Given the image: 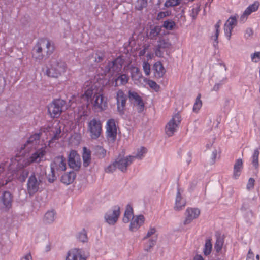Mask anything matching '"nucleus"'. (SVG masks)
Listing matches in <instances>:
<instances>
[{
    "label": "nucleus",
    "instance_id": "obj_39",
    "mask_svg": "<svg viewBox=\"0 0 260 260\" xmlns=\"http://www.w3.org/2000/svg\"><path fill=\"white\" fill-rule=\"evenodd\" d=\"M147 149L144 147H141L140 149H138L137 153L135 155L133 156L134 157V160L135 158L141 159L144 156L146 153Z\"/></svg>",
    "mask_w": 260,
    "mask_h": 260
},
{
    "label": "nucleus",
    "instance_id": "obj_36",
    "mask_svg": "<svg viewBox=\"0 0 260 260\" xmlns=\"http://www.w3.org/2000/svg\"><path fill=\"white\" fill-rule=\"evenodd\" d=\"M224 243L223 239L220 236H217L216 241L215 243L214 248L217 252H219L222 249Z\"/></svg>",
    "mask_w": 260,
    "mask_h": 260
},
{
    "label": "nucleus",
    "instance_id": "obj_49",
    "mask_svg": "<svg viewBox=\"0 0 260 260\" xmlns=\"http://www.w3.org/2000/svg\"><path fill=\"white\" fill-rule=\"evenodd\" d=\"M251 61L254 63L260 61V51L255 52L251 54Z\"/></svg>",
    "mask_w": 260,
    "mask_h": 260
},
{
    "label": "nucleus",
    "instance_id": "obj_37",
    "mask_svg": "<svg viewBox=\"0 0 260 260\" xmlns=\"http://www.w3.org/2000/svg\"><path fill=\"white\" fill-rule=\"evenodd\" d=\"M212 248L211 240L210 239H207L204 245L203 252L205 255H208L211 253Z\"/></svg>",
    "mask_w": 260,
    "mask_h": 260
},
{
    "label": "nucleus",
    "instance_id": "obj_26",
    "mask_svg": "<svg viewBox=\"0 0 260 260\" xmlns=\"http://www.w3.org/2000/svg\"><path fill=\"white\" fill-rule=\"evenodd\" d=\"M186 205V201L184 199L180 193L179 188H178L175 199V203L174 209L176 211L181 210Z\"/></svg>",
    "mask_w": 260,
    "mask_h": 260
},
{
    "label": "nucleus",
    "instance_id": "obj_35",
    "mask_svg": "<svg viewBox=\"0 0 260 260\" xmlns=\"http://www.w3.org/2000/svg\"><path fill=\"white\" fill-rule=\"evenodd\" d=\"M200 11V7L198 4L194 5L189 10V16L192 18V20H195L198 14Z\"/></svg>",
    "mask_w": 260,
    "mask_h": 260
},
{
    "label": "nucleus",
    "instance_id": "obj_59",
    "mask_svg": "<svg viewBox=\"0 0 260 260\" xmlns=\"http://www.w3.org/2000/svg\"><path fill=\"white\" fill-rule=\"evenodd\" d=\"M61 133V131L60 129H58L56 131L55 134H54V136L53 137V139H58L60 137V134Z\"/></svg>",
    "mask_w": 260,
    "mask_h": 260
},
{
    "label": "nucleus",
    "instance_id": "obj_18",
    "mask_svg": "<svg viewBox=\"0 0 260 260\" xmlns=\"http://www.w3.org/2000/svg\"><path fill=\"white\" fill-rule=\"evenodd\" d=\"M238 15H235L231 16L229 18L228 20L224 24V35L228 40H230L231 39L232 31L235 26L237 24Z\"/></svg>",
    "mask_w": 260,
    "mask_h": 260
},
{
    "label": "nucleus",
    "instance_id": "obj_6",
    "mask_svg": "<svg viewBox=\"0 0 260 260\" xmlns=\"http://www.w3.org/2000/svg\"><path fill=\"white\" fill-rule=\"evenodd\" d=\"M51 175H49L48 180L49 182H53L56 178V173L64 171L66 169V159L62 156L55 157L50 165Z\"/></svg>",
    "mask_w": 260,
    "mask_h": 260
},
{
    "label": "nucleus",
    "instance_id": "obj_53",
    "mask_svg": "<svg viewBox=\"0 0 260 260\" xmlns=\"http://www.w3.org/2000/svg\"><path fill=\"white\" fill-rule=\"evenodd\" d=\"M156 232V229L154 227H150L148 230L147 234L145 237H144V239H147L150 237H151L152 235L154 234Z\"/></svg>",
    "mask_w": 260,
    "mask_h": 260
},
{
    "label": "nucleus",
    "instance_id": "obj_63",
    "mask_svg": "<svg viewBox=\"0 0 260 260\" xmlns=\"http://www.w3.org/2000/svg\"><path fill=\"white\" fill-rule=\"evenodd\" d=\"M220 84L219 83L215 84L213 87V90L217 91L220 88Z\"/></svg>",
    "mask_w": 260,
    "mask_h": 260
},
{
    "label": "nucleus",
    "instance_id": "obj_28",
    "mask_svg": "<svg viewBox=\"0 0 260 260\" xmlns=\"http://www.w3.org/2000/svg\"><path fill=\"white\" fill-rule=\"evenodd\" d=\"M153 70L154 76L158 78L162 77L166 73V70L160 61H157L153 64Z\"/></svg>",
    "mask_w": 260,
    "mask_h": 260
},
{
    "label": "nucleus",
    "instance_id": "obj_32",
    "mask_svg": "<svg viewBox=\"0 0 260 260\" xmlns=\"http://www.w3.org/2000/svg\"><path fill=\"white\" fill-rule=\"evenodd\" d=\"M135 216L133 214V209L130 205H127L124 212V216L123 217V221L124 223H128L131 219Z\"/></svg>",
    "mask_w": 260,
    "mask_h": 260
},
{
    "label": "nucleus",
    "instance_id": "obj_13",
    "mask_svg": "<svg viewBox=\"0 0 260 260\" xmlns=\"http://www.w3.org/2000/svg\"><path fill=\"white\" fill-rule=\"evenodd\" d=\"M120 214V207L114 206L105 214L104 220L109 225H113L117 222Z\"/></svg>",
    "mask_w": 260,
    "mask_h": 260
},
{
    "label": "nucleus",
    "instance_id": "obj_54",
    "mask_svg": "<svg viewBox=\"0 0 260 260\" xmlns=\"http://www.w3.org/2000/svg\"><path fill=\"white\" fill-rule=\"evenodd\" d=\"M255 180L252 178H250L248 180L247 184V189L248 190H251L254 187Z\"/></svg>",
    "mask_w": 260,
    "mask_h": 260
},
{
    "label": "nucleus",
    "instance_id": "obj_24",
    "mask_svg": "<svg viewBox=\"0 0 260 260\" xmlns=\"http://www.w3.org/2000/svg\"><path fill=\"white\" fill-rule=\"evenodd\" d=\"M66 260H86V257L82 250L75 248L68 251Z\"/></svg>",
    "mask_w": 260,
    "mask_h": 260
},
{
    "label": "nucleus",
    "instance_id": "obj_38",
    "mask_svg": "<svg viewBox=\"0 0 260 260\" xmlns=\"http://www.w3.org/2000/svg\"><path fill=\"white\" fill-rule=\"evenodd\" d=\"M95 154L100 158H104L106 155V150L102 146H96L95 147Z\"/></svg>",
    "mask_w": 260,
    "mask_h": 260
},
{
    "label": "nucleus",
    "instance_id": "obj_23",
    "mask_svg": "<svg viewBox=\"0 0 260 260\" xmlns=\"http://www.w3.org/2000/svg\"><path fill=\"white\" fill-rule=\"evenodd\" d=\"M259 4L257 1H255L253 4L250 5L243 12L241 15L239 21L241 23H244L247 19L248 16L253 12L256 11L259 7Z\"/></svg>",
    "mask_w": 260,
    "mask_h": 260
},
{
    "label": "nucleus",
    "instance_id": "obj_62",
    "mask_svg": "<svg viewBox=\"0 0 260 260\" xmlns=\"http://www.w3.org/2000/svg\"><path fill=\"white\" fill-rule=\"evenodd\" d=\"M146 56L147 58V60H150V59H152L153 57H154V54L153 53L149 52L147 54Z\"/></svg>",
    "mask_w": 260,
    "mask_h": 260
},
{
    "label": "nucleus",
    "instance_id": "obj_45",
    "mask_svg": "<svg viewBox=\"0 0 260 260\" xmlns=\"http://www.w3.org/2000/svg\"><path fill=\"white\" fill-rule=\"evenodd\" d=\"M175 26V22L171 20L165 21L163 24V26L168 30H172Z\"/></svg>",
    "mask_w": 260,
    "mask_h": 260
},
{
    "label": "nucleus",
    "instance_id": "obj_42",
    "mask_svg": "<svg viewBox=\"0 0 260 260\" xmlns=\"http://www.w3.org/2000/svg\"><path fill=\"white\" fill-rule=\"evenodd\" d=\"M77 238L82 242H86L88 240L87 233L85 230H83L79 233Z\"/></svg>",
    "mask_w": 260,
    "mask_h": 260
},
{
    "label": "nucleus",
    "instance_id": "obj_40",
    "mask_svg": "<svg viewBox=\"0 0 260 260\" xmlns=\"http://www.w3.org/2000/svg\"><path fill=\"white\" fill-rule=\"evenodd\" d=\"M202 106V102L201 100V94H199L196 99L195 103L193 107V111L197 113Z\"/></svg>",
    "mask_w": 260,
    "mask_h": 260
},
{
    "label": "nucleus",
    "instance_id": "obj_3",
    "mask_svg": "<svg viewBox=\"0 0 260 260\" xmlns=\"http://www.w3.org/2000/svg\"><path fill=\"white\" fill-rule=\"evenodd\" d=\"M46 147H41L36 150L30 155H24L19 158V166L23 168L26 167L30 164L36 162L39 163L44 160L46 153Z\"/></svg>",
    "mask_w": 260,
    "mask_h": 260
},
{
    "label": "nucleus",
    "instance_id": "obj_22",
    "mask_svg": "<svg viewBox=\"0 0 260 260\" xmlns=\"http://www.w3.org/2000/svg\"><path fill=\"white\" fill-rule=\"evenodd\" d=\"M200 211L198 208H188L185 212V219L183 223L187 225L190 223L194 219L199 217Z\"/></svg>",
    "mask_w": 260,
    "mask_h": 260
},
{
    "label": "nucleus",
    "instance_id": "obj_41",
    "mask_svg": "<svg viewBox=\"0 0 260 260\" xmlns=\"http://www.w3.org/2000/svg\"><path fill=\"white\" fill-rule=\"evenodd\" d=\"M160 28L158 26H155L151 29L149 32V38L151 39H155L160 33Z\"/></svg>",
    "mask_w": 260,
    "mask_h": 260
},
{
    "label": "nucleus",
    "instance_id": "obj_47",
    "mask_svg": "<svg viewBox=\"0 0 260 260\" xmlns=\"http://www.w3.org/2000/svg\"><path fill=\"white\" fill-rule=\"evenodd\" d=\"M147 84L155 91H157L159 89V86L154 81L148 79L147 80Z\"/></svg>",
    "mask_w": 260,
    "mask_h": 260
},
{
    "label": "nucleus",
    "instance_id": "obj_19",
    "mask_svg": "<svg viewBox=\"0 0 260 260\" xmlns=\"http://www.w3.org/2000/svg\"><path fill=\"white\" fill-rule=\"evenodd\" d=\"M128 96L129 100L134 105L138 106V112H142L144 107V104L142 98L136 91L131 90L128 91Z\"/></svg>",
    "mask_w": 260,
    "mask_h": 260
},
{
    "label": "nucleus",
    "instance_id": "obj_20",
    "mask_svg": "<svg viewBox=\"0 0 260 260\" xmlns=\"http://www.w3.org/2000/svg\"><path fill=\"white\" fill-rule=\"evenodd\" d=\"M95 79L93 81H87L85 83V89L84 93L82 95V99H84V101L89 102L91 99L92 95L95 93V89L98 87V85L96 83L94 82Z\"/></svg>",
    "mask_w": 260,
    "mask_h": 260
},
{
    "label": "nucleus",
    "instance_id": "obj_16",
    "mask_svg": "<svg viewBox=\"0 0 260 260\" xmlns=\"http://www.w3.org/2000/svg\"><path fill=\"white\" fill-rule=\"evenodd\" d=\"M68 165L71 168L78 170L81 165L80 155L76 151L72 150L68 155Z\"/></svg>",
    "mask_w": 260,
    "mask_h": 260
},
{
    "label": "nucleus",
    "instance_id": "obj_52",
    "mask_svg": "<svg viewBox=\"0 0 260 260\" xmlns=\"http://www.w3.org/2000/svg\"><path fill=\"white\" fill-rule=\"evenodd\" d=\"M104 53L101 51H98L95 53V62H100L103 60Z\"/></svg>",
    "mask_w": 260,
    "mask_h": 260
},
{
    "label": "nucleus",
    "instance_id": "obj_57",
    "mask_svg": "<svg viewBox=\"0 0 260 260\" xmlns=\"http://www.w3.org/2000/svg\"><path fill=\"white\" fill-rule=\"evenodd\" d=\"M219 33L218 32H215V35L212 37L213 39L214 40L215 42L213 43V46L215 47L216 46H217L218 41V38L219 36Z\"/></svg>",
    "mask_w": 260,
    "mask_h": 260
},
{
    "label": "nucleus",
    "instance_id": "obj_5",
    "mask_svg": "<svg viewBox=\"0 0 260 260\" xmlns=\"http://www.w3.org/2000/svg\"><path fill=\"white\" fill-rule=\"evenodd\" d=\"M123 64V61L120 58H117L111 62H109L107 64L104 66V69L103 67L101 69L103 70V73H101L102 77L97 78V81L101 82L102 79L104 78V75L109 73L111 76L115 74H118L122 69Z\"/></svg>",
    "mask_w": 260,
    "mask_h": 260
},
{
    "label": "nucleus",
    "instance_id": "obj_21",
    "mask_svg": "<svg viewBox=\"0 0 260 260\" xmlns=\"http://www.w3.org/2000/svg\"><path fill=\"white\" fill-rule=\"evenodd\" d=\"M145 218L143 215H138L133 216L130 221L129 230L132 232H136L143 225Z\"/></svg>",
    "mask_w": 260,
    "mask_h": 260
},
{
    "label": "nucleus",
    "instance_id": "obj_33",
    "mask_svg": "<svg viewBox=\"0 0 260 260\" xmlns=\"http://www.w3.org/2000/svg\"><path fill=\"white\" fill-rule=\"evenodd\" d=\"M128 80L129 77L127 75L121 74L115 79V86L124 85L128 82Z\"/></svg>",
    "mask_w": 260,
    "mask_h": 260
},
{
    "label": "nucleus",
    "instance_id": "obj_8",
    "mask_svg": "<svg viewBox=\"0 0 260 260\" xmlns=\"http://www.w3.org/2000/svg\"><path fill=\"white\" fill-rule=\"evenodd\" d=\"M87 131L92 139H98L102 133V122L96 117L90 119L87 122Z\"/></svg>",
    "mask_w": 260,
    "mask_h": 260
},
{
    "label": "nucleus",
    "instance_id": "obj_60",
    "mask_svg": "<svg viewBox=\"0 0 260 260\" xmlns=\"http://www.w3.org/2000/svg\"><path fill=\"white\" fill-rule=\"evenodd\" d=\"M221 24V21L219 20L215 25V32L219 33V28Z\"/></svg>",
    "mask_w": 260,
    "mask_h": 260
},
{
    "label": "nucleus",
    "instance_id": "obj_1",
    "mask_svg": "<svg viewBox=\"0 0 260 260\" xmlns=\"http://www.w3.org/2000/svg\"><path fill=\"white\" fill-rule=\"evenodd\" d=\"M19 157L16 156V169L11 171L9 169L6 174L5 172V169L10 164L8 162H4L0 165V187L7 184L13 179H17L21 182L25 181L28 175V171L24 169L25 167L21 168L19 166Z\"/></svg>",
    "mask_w": 260,
    "mask_h": 260
},
{
    "label": "nucleus",
    "instance_id": "obj_27",
    "mask_svg": "<svg viewBox=\"0 0 260 260\" xmlns=\"http://www.w3.org/2000/svg\"><path fill=\"white\" fill-rule=\"evenodd\" d=\"M243 168V160L241 158L237 159L234 165L233 169V178L237 179L240 176L242 171Z\"/></svg>",
    "mask_w": 260,
    "mask_h": 260
},
{
    "label": "nucleus",
    "instance_id": "obj_2",
    "mask_svg": "<svg viewBox=\"0 0 260 260\" xmlns=\"http://www.w3.org/2000/svg\"><path fill=\"white\" fill-rule=\"evenodd\" d=\"M45 175V170L42 169H37L30 174L27 182V191L30 196L38 192Z\"/></svg>",
    "mask_w": 260,
    "mask_h": 260
},
{
    "label": "nucleus",
    "instance_id": "obj_58",
    "mask_svg": "<svg viewBox=\"0 0 260 260\" xmlns=\"http://www.w3.org/2000/svg\"><path fill=\"white\" fill-rule=\"evenodd\" d=\"M21 260H32V258L31 255L30 253H27L24 256H23Z\"/></svg>",
    "mask_w": 260,
    "mask_h": 260
},
{
    "label": "nucleus",
    "instance_id": "obj_34",
    "mask_svg": "<svg viewBox=\"0 0 260 260\" xmlns=\"http://www.w3.org/2000/svg\"><path fill=\"white\" fill-rule=\"evenodd\" d=\"M259 152L258 149L257 148L254 150L253 153L251 156L252 164L255 168H257L259 167L258 157Z\"/></svg>",
    "mask_w": 260,
    "mask_h": 260
},
{
    "label": "nucleus",
    "instance_id": "obj_14",
    "mask_svg": "<svg viewBox=\"0 0 260 260\" xmlns=\"http://www.w3.org/2000/svg\"><path fill=\"white\" fill-rule=\"evenodd\" d=\"M117 110L120 115H123L125 112L127 96L121 89L118 90L116 95Z\"/></svg>",
    "mask_w": 260,
    "mask_h": 260
},
{
    "label": "nucleus",
    "instance_id": "obj_64",
    "mask_svg": "<svg viewBox=\"0 0 260 260\" xmlns=\"http://www.w3.org/2000/svg\"><path fill=\"white\" fill-rule=\"evenodd\" d=\"M194 260H204V258L201 255H197L194 257Z\"/></svg>",
    "mask_w": 260,
    "mask_h": 260
},
{
    "label": "nucleus",
    "instance_id": "obj_43",
    "mask_svg": "<svg viewBox=\"0 0 260 260\" xmlns=\"http://www.w3.org/2000/svg\"><path fill=\"white\" fill-rule=\"evenodd\" d=\"M147 5V0H137L136 8L139 10H141Z\"/></svg>",
    "mask_w": 260,
    "mask_h": 260
},
{
    "label": "nucleus",
    "instance_id": "obj_31",
    "mask_svg": "<svg viewBox=\"0 0 260 260\" xmlns=\"http://www.w3.org/2000/svg\"><path fill=\"white\" fill-rule=\"evenodd\" d=\"M82 158L84 166H88L91 162V151L86 147L83 148Z\"/></svg>",
    "mask_w": 260,
    "mask_h": 260
},
{
    "label": "nucleus",
    "instance_id": "obj_10",
    "mask_svg": "<svg viewBox=\"0 0 260 260\" xmlns=\"http://www.w3.org/2000/svg\"><path fill=\"white\" fill-rule=\"evenodd\" d=\"M91 104L92 110L95 112H103L108 107L107 99L100 92L94 94Z\"/></svg>",
    "mask_w": 260,
    "mask_h": 260
},
{
    "label": "nucleus",
    "instance_id": "obj_11",
    "mask_svg": "<svg viewBox=\"0 0 260 260\" xmlns=\"http://www.w3.org/2000/svg\"><path fill=\"white\" fill-rule=\"evenodd\" d=\"M181 117L179 113L175 114L167 123L165 127L166 134L172 136L177 131L181 121Z\"/></svg>",
    "mask_w": 260,
    "mask_h": 260
},
{
    "label": "nucleus",
    "instance_id": "obj_46",
    "mask_svg": "<svg viewBox=\"0 0 260 260\" xmlns=\"http://www.w3.org/2000/svg\"><path fill=\"white\" fill-rule=\"evenodd\" d=\"M155 243L156 239H149L145 246V250L146 251H149L155 245Z\"/></svg>",
    "mask_w": 260,
    "mask_h": 260
},
{
    "label": "nucleus",
    "instance_id": "obj_17",
    "mask_svg": "<svg viewBox=\"0 0 260 260\" xmlns=\"http://www.w3.org/2000/svg\"><path fill=\"white\" fill-rule=\"evenodd\" d=\"M43 47L47 48V55H50L52 53L53 46H51L50 41L46 39H40L34 47V50L36 52L40 54L42 53Z\"/></svg>",
    "mask_w": 260,
    "mask_h": 260
},
{
    "label": "nucleus",
    "instance_id": "obj_51",
    "mask_svg": "<svg viewBox=\"0 0 260 260\" xmlns=\"http://www.w3.org/2000/svg\"><path fill=\"white\" fill-rule=\"evenodd\" d=\"M157 45L162 49L168 48L170 46V44L165 40H161L158 42Z\"/></svg>",
    "mask_w": 260,
    "mask_h": 260
},
{
    "label": "nucleus",
    "instance_id": "obj_44",
    "mask_svg": "<svg viewBox=\"0 0 260 260\" xmlns=\"http://www.w3.org/2000/svg\"><path fill=\"white\" fill-rule=\"evenodd\" d=\"M180 3V0H166L165 6L166 7L178 6Z\"/></svg>",
    "mask_w": 260,
    "mask_h": 260
},
{
    "label": "nucleus",
    "instance_id": "obj_9",
    "mask_svg": "<svg viewBox=\"0 0 260 260\" xmlns=\"http://www.w3.org/2000/svg\"><path fill=\"white\" fill-rule=\"evenodd\" d=\"M66 101L62 99H55L48 106V112L53 118H58L63 111Z\"/></svg>",
    "mask_w": 260,
    "mask_h": 260
},
{
    "label": "nucleus",
    "instance_id": "obj_15",
    "mask_svg": "<svg viewBox=\"0 0 260 260\" xmlns=\"http://www.w3.org/2000/svg\"><path fill=\"white\" fill-rule=\"evenodd\" d=\"M106 134L108 140L112 142L115 141L117 136V128L114 119H109L106 125Z\"/></svg>",
    "mask_w": 260,
    "mask_h": 260
},
{
    "label": "nucleus",
    "instance_id": "obj_50",
    "mask_svg": "<svg viewBox=\"0 0 260 260\" xmlns=\"http://www.w3.org/2000/svg\"><path fill=\"white\" fill-rule=\"evenodd\" d=\"M171 13V11H169L160 12L158 13L156 19L157 20H159L167 16L170 15Z\"/></svg>",
    "mask_w": 260,
    "mask_h": 260
},
{
    "label": "nucleus",
    "instance_id": "obj_4",
    "mask_svg": "<svg viewBox=\"0 0 260 260\" xmlns=\"http://www.w3.org/2000/svg\"><path fill=\"white\" fill-rule=\"evenodd\" d=\"M134 157L133 155H128L124 157L119 155L111 164L109 165L106 169L105 171L107 173H112L118 169L122 172H125L127 171V167L133 162Z\"/></svg>",
    "mask_w": 260,
    "mask_h": 260
},
{
    "label": "nucleus",
    "instance_id": "obj_12",
    "mask_svg": "<svg viewBox=\"0 0 260 260\" xmlns=\"http://www.w3.org/2000/svg\"><path fill=\"white\" fill-rule=\"evenodd\" d=\"M40 134L35 133L31 135L26 143L21 146V151L23 150L24 152L28 153L32 150H37L38 148V144L40 142Z\"/></svg>",
    "mask_w": 260,
    "mask_h": 260
},
{
    "label": "nucleus",
    "instance_id": "obj_61",
    "mask_svg": "<svg viewBox=\"0 0 260 260\" xmlns=\"http://www.w3.org/2000/svg\"><path fill=\"white\" fill-rule=\"evenodd\" d=\"M251 258L253 259L254 258V254L251 250L250 249L248 251V254L247 256V259Z\"/></svg>",
    "mask_w": 260,
    "mask_h": 260
},
{
    "label": "nucleus",
    "instance_id": "obj_55",
    "mask_svg": "<svg viewBox=\"0 0 260 260\" xmlns=\"http://www.w3.org/2000/svg\"><path fill=\"white\" fill-rule=\"evenodd\" d=\"M149 47V45H144L143 47V49L141 50L139 52V56H143L145 55L146 52V51L148 50Z\"/></svg>",
    "mask_w": 260,
    "mask_h": 260
},
{
    "label": "nucleus",
    "instance_id": "obj_30",
    "mask_svg": "<svg viewBox=\"0 0 260 260\" xmlns=\"http://www.w3.org/2000/svg\"><path fill=\"white\" fill-rule=\"evenodd\" d=\"M56 213L54 210L48 211L43 217V221L46 224L52 223L55 219Z\"/></svg>",
    "mask_w": 260,
    "mask_h": 260
},
{
    "label": "nucleus",
    "instance_id": "obj_29",
    "mask_svg": "<svg viewBox=\"0 0 260 260\" xmlns=\"http://www.w3.org/2000/svg\"><path fill=\"white\" fill-rule=\"evenodd\" d=\"M76 174L74 171H70L64 174L61 178V181L66 185L71 184L76 178Z\"/></svg>",
    "mask_w": 260,
    "mask_h": 260
},
{
    "label": "nucleus",
    "instance_id": "obj_48",
    "mask_svg": "<svg viewBox=\"0 0 260 260\" xmlns=\"http://www.w3.org/2000/svg\"><path fill=\"white\" fill-rule=\"evenodd\" d=\"M150 65L146 61L143 62V70L146 76H149L150 74Z\"/></svg>",
    "mask_w": 260,
    "mask_h": 260
},
{
    "label": "nucleus",
    "instance_id": "obj_56",
    "mask_svg": "<svg viewBox=\"0 0 260 260\" xmlns=\"http://www.w3.org/2000/svg\"><path fill=\"white\" fill-rule=\"evenodd\" d=\"M162 48H159L158 45H157L156 49H155V54L158 57H161L163 55V52L161 51V49Z\"/></svg>",
    "mask_w": 260,
    "mask_h": 260
},
{
    "label": "nucleus",
    "instance_id": "obj_25",
    "mask_svg": "<svg viewBox=\"0 0 260 260\" xmlns=\"http://www.w3.org/2000/svg\"><path fill=\"white\" fill-rule=\"evenodd\" d=\"M1 201L3 205V209L5 211H9L12 207L13 196L9 191H4L1 197Z\"/></svg>",
    "mask_w": 260,
    "mask_h": 260
},
{
    "label": "nucleus",
    "instance_id": "obj_7",
    "mask_svg": "<svg viewBox=\"0 0 260 260\" xmlns=\"http://www.w3.org/2000/svg\"><path fill=\"white\" fill-rule=\"evenodd\" d=\"M66 68L64 62L52 58L50 60V67L46 70V74L49 77L57 78L66 72Z\"/></svg>",
    "mask_w": 260,
    "mask_h": 260
}]
</instances>
